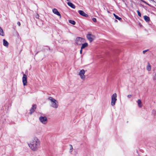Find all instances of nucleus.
<instances>
[{"label": "nucleus", "mask_w": 156, "mask_h": 156, "mask_svg": "<svg viewBox=\"0 0 156 156\" xmlns=\"http://www.w3.org/2000/svg\"><path fill=\"white\" fill-rule=\"evenodd\" d=\"M28 145L30 149L33 151H36L39 148L40 141L37 137H34L30 142L28 143Z\"/></svg>", "instance_id": "f257e3e1"}, {"label": "nucleus", "mask_w": 156, "mask_h": 156, "mask_svg": "<svg viewBox=\"0 0 156 156\" xmlns=\"http://www.w3.org/2000/svg\"><path fill=\"white\" fill-rule=\"evenodd\" d=\"M69 23L73 25H75L76 23L73 20H69Z\"/></svg>", "instance_id": "412c9836"}, {"label": "nucleus", "mask_w": 156, "mask_h": 156, "mask_svg": "<svg viewBox=\"0 0 156 156\" xmlns=\"http://www.w3.org/2000/svg\"><path fill=\"white\" fill-rule=\"evenodd\" d=\"M52 12L54 14L60 16V17L61 18V15L57 9L55 8L53 9H52Z\"/></svg>", "instance_id": "9b49d317"}, {"label": "nucleus", "mask_w": 156, "mask_h": 156, "mask_svg": "<svg viewBox=\"0 0 156 156\" xmlns=\"http://www.w3.org/2000/svg\"><path fill=\"white\" fill-rule=\"evenodd\" d=\"M148 51V50H145L143 51V53L144 54L146 52Z\"/></svg>", "instance_id": "cd10ccee"}, {"label": "nucleus", "mask_w": 156, "mask_h": 156, "mask_svg": "<svg viewBox=\"0 0 156 156\" xmlns=\"http://www.w3.org/2000/svg\"><path fill=\"white\" fill-rule=\"evenodd\" d=\"M0 35L2 36H5L4 32L3 31V29L0 27Z\"/></svg>", "instance_id": "4468645a"}, {"label": "nucleus", "mask_w": 156, "mask_h": 156, "mask_svg": "<svg viewBox=\"0 0 156 156\" xmlns=\"http://www.w3.org/2000/svg\"><path fill=\"white\" fill-rule=\"evenodd\" d=\"M22 82L23 86H25L27 85V75L23 73V76L22 77Z\"/></svg>", "instance_id": "6e6552de"}, {"label": "nucleus", "mask_w": 156, "mask_h": 156, "mask_svg": "<svg viewBox=\"0 0 156 156\" xmlns=\"http://www.w3.org/2000/svg\"><path fill=\"white\" fill-rule=\"evenodd\" d=\"M67 4L68 5H69L73 9H74L75 7V6L74 5L73 3H72L71 2H68L67 3Z\"/></svg>", "instance_id": "dca6fc26"}, {"label": "nucleus", "mask_w": 156, "mask_h": 156, "mask_svg": "<svg viewBox=\"0 0 156 156\" xmlns=\"http://www.w3.org/2000/svg\"><path fill=\"white\" fill-rule=\"evenodd\" d=\"M108 13H109V12L108 11Z\"/></svg>", "instance_id": "c756f323"}, {"label": "nucleus", "mask_w": 156, "mask_h": 156, "mask_svg": "<svg viewBox=\"0 0 156 156\" xmlns=\"http://www.w3.org/2000/svg\"><path fill=\"white\" fill-rule=\"evenodd\" d=\"M136 12L137 13L138 15L140 17H141V14L140 13V12L138 10H137L136 11Z\"/></svg>", "instance_id": "4be33fe9"}, {"label": "nucleus", "mask_w": 156, "mask_h": 156, "mask_svg": "<svg viewBox=\"0 0 156 156\" xmlns=\"http://www.w3.org/2000/svg\"><path fill=\"white\" fill-rule=\"evenodd\" d=\"M113 15L114 16L115 19L119 20H120L122 19L121 18L119 17L118 16L116 15L115 13H113Z\"/></svg>", "instance_id": "aec40b11"}, {"label": "nucleus", "mask_w": 156, "mask_h": 156, "mask_svg": "<svg viewBox=\"0 0 156 156\" xmlns=\"http://www.w3.org/2000/svg\"><path fill=\"white\" fill-rule=\"evenodd\" d=\"M17 24L19 25V26H20L21 24L20 22H18Z\"/></svg>", "instance_id": "bb28decb"}, {"label": "nucleus", "mask_w": 156, "mask_h": 156, "mask_svg": "<svg viewBox=\"0 0 156 156\" xmlns=\"http://www.w3.org/2000/svg\"><path fill=\"white\" fill-rule=\"evenodd\" d=\"M39 119L43 125H46L48 122V119L46 116H41L39 117Z\"/></svg>", "instance_id": "39448f33"}, {"label": "nucleus", "mask_w": 156, "mask_h": 156, "mask_svg": "<svg viewBox=\"0 0 156 156\" xmlns=\"http://www.w3.org/2000/svg\"><path fill=\"white\" fill-rule=\"evenodd\" d=\"M87 39L89 41L91 42L93 41L95 38V36L90 34H88L86 36Z\"/></svg>", "instance_id": "0eeeda50"}, {"label": "nucleus", "mask_w": 156, "mask_h": 156, "mask_svg": "<svg viewBox=\"0 0 156 156\" xmlns=\"http://www.w3.org/2000/svg\"><path fill=\"white\" fill-rule=\"evenodd\" d=\"M131 97L132 95L131 94L128 95L127 96V98H130Z\"/></svg>", "instance_id": "393cba45"}, {"label": "nucleus", "mask_w": 156, "mask_h": 156, "mask_svg": "<svg viewBox=\"0 0 156 156\" xmlns=\"http://www.w3.org/2000/svg\"><path fill=\"white\" fill-rule=\"evenodd\" d=\"M140 0L142 2H144L146 4H147V5H150L149 4L147 3V2H146L144 1L143 0Z\"/></svg>", "instance_id": "5701e85b"}, {"label": "nucleus", "mask_w": 156, "mask_h": 156, "mask_svg": "<svg viewBox=\"0 0 156 156\" xmlns=\"http://www.w3.org/2000/svg\"><path fill=\"white\" fill-rule=\"evenodd\" d=\"M36 108V105H33L30 110V114H32L34 112Z\"/></svg>", "instance_id": "9d476101"}, {"label": "nucleus", "mask_w": 156, "mask_h": 156, "mask_svg": "<svg viewBox=\"0 0 156 156\" xmlns=\"http://www.w3.org/2000/svg\"><path fill=\"white\" fill-rule=\"evenodd\" d=\"M117 95L116 93L113 94L111 96V105L113 106L115 105L117 101Z\"/></svg>", "instance_id": "7ed1b4c3"}, {"label": "nucleus", "mask_w": 156, "mask_h": 156, "mask_svg": "<svg viewBox=\"0 0 156 156\" xmlns=\"http://www.w3.org/2000/svg\"><path fill=\"white\" fill-rule=\"evenodd\" d=\"M73 147L71 145H69V151L70 153H71L73 152Z\"/></svg>", "instance_id": "6ab92c4d"}, {"label": "nucleus", "mask_w": 156, "mask_h": 156, "mask_svg": "<svg viewBox=\"0 0 156 156\" xmlns=\"http://www.w3.org/2000/svg\"><path fill=\"white\" fill-rule=\"evenodd\" d=\"M88 45V44L87 43H85L84 44H83L81 47V49H83L84 48L87 46Z\"/></svg>", "instance_id": "f3484780"}, {"label": "nucleus", "mask_w": 156, "mask_h": 156, "mask_svg": "<svg viewBox=\"0 0 156 156\" xmlns=\"http://www.w3.org/2000/svg\"><path fill=\"white\" fill-rule=\"evenodd\" d=\"M85 71L83 69L80 70L78 73V75L81 79L83 80H85L86 78V76L85 75Z\"/></svg>", "instance_id": "20e7f679"}, {"label": "nucleus", "mask_w": 156, "mask_h": 156, "mask_svg": "<svg viewBox=\"0 0 156 156\" xmlns=\"http://www.w3.org/2000/svg\"><path fill=\"white\" fill-rule=\"evenodd\" d=\"M36 17L37 18H38L37 16Z\"/></svg>", "instance_id": "7c9ffc66"}, {"label": "nucleus", "mask_w": 156, "mask_h": 156, "mask_svg": "<svg viewBox=\"0 0 156 156\" xmlns=\"http://www.w3.org/2000/svg\"><path fill=\"white\" fill-rule=\"evenodd\" d=\"M153 79H154V80H156V73H155V75L154 76V77Z\"/></svg>", "instance_id": "a878e982"}, {"label": "nucleus", "mask_w": 156, "mask_h": 156, "mask_svg": "<svg viewBox=\"0 0 156 156\" xmlns=\"http://www.w3.org/2000/svg\"><path fill=\"white\" fill-rule=\"evenodd\" d=\"M137 103L138 104L139 107L140 108H141L142 107L141 105V101L140 99H139L137 101Z\"/></svg>", "instance_id": "2eb2a0df"}, {"label": "nucleus", "mask_w": 156, "mask_h": 156, "mask_svg": "<svg viewBox=\"0 0 156 156\" xmlns=\"http://www.w3.org/2000/svg\"><path fill=\"white\" fill-rule=\"evenodd\" d=\"M48 99L50 101L51 106L54 108H57L58 107V101L53 98L49 97Z\"/></svg>", "instance_id": "f03ea898"}, {"label": "nucleus", "mask_w": 156, "mask_h": 156, "mask_svg": "<svg viewBox=\"0 0 156 156\" xmlns=\"http://www.w3.org/2000/svg\"><path fill=\"white\" fill-rule=\"evenodd\" d=\"M144 20L147 23H149L150 22V19L149 17L147 16H144Z\"/></svg>", "instance_id": "ddd939ff"}, {"label": "nucleus", "mask_w": 156, "mask_h": 156, "mask_svg": "<svg viewBox=\"0 0 156 156\" xmlns=\"http://www.w3.org/2000/svg\"><path fill=\"white\" fill-rule=\"evenodd\" d=\"M85 41V39L79 37H77L75 40L76 44L78 45H81L82 43Z\"/></svg>", "instance_id": "423d86ee"}, {"label": "nucleus", "mask_w": 156, "mask_h": 156, "mask_svg": "<svg viewBox=\"0 0 156 156\" xmlns=\"http://www.w3.org/2000/svg\"><path fill=\"white\" fill-rule=\"evenodd\" d=\"M82 49H81H81L80 51V54H81L82 53Z\"/></svg>", "instance_id": "c85d7f7f"}, {"label": "nucleus", "mask_w": 156, "mask_h": 156, "mask_svg": "<svg viewBox=\"0 0 156 156\" xmlns=\"http://www.w3.org/2000/svg\"><path fill=\"white\" fill-rule=\"evenodd\" d=\"M78 12L80 15L84 17H87L88 16V15L85 13L83 11L79 10L78 11Z\"/></svg>", "instance_id": "1a4fd4ad"}, {"label": "nucleus", "mask_w": 156, "mask_h": 156, "mask_svg": "<svg viewBox=\"0 0 156 156\" xmlns=\"http://www.w3.org/2000/svg\"><path fill=\"white\" fill-rule=\"evenodd\" d=\"M147 69L148 71H150L151 69V65H150L149 63H148L147 65Z\"/></svg>", "instance_id": "a211bd4d"}, {"label": "nucleus", "mask_w": 156, "mask_h": 156, "mask_svg": "<svg viewBox=\"0 0 156 156\" xmlns=\"http://www.w3.org/2000/svg\"><path fill=\"white\" fill-rule=\"evenodd\" d=\"M3 44L5 46L7 47L9 45V43L5 39H3Z\"/></svg>", "instance_id": "f8f14e48"}, {"label": "nucleus", "mask_w": 156, "mask_h": 156, "mask_svg": "<svg viewBox=\"0 0 156 156\" xmlns=\"http://www.w3.org/2000/svg\"><path fill=\"white\" fill-rule=\"evenodd\" d=\"M93 21L94 22H96L97 21V20L96 18H94L92 19Z\"/></svg>", "instance_id": "b1692460"}]
</instances>
